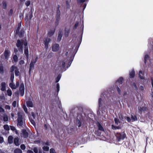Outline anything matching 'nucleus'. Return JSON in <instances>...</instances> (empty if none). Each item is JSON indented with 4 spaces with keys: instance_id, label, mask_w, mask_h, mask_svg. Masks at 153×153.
Instances as JSON below:
<instances>
[{
    "instance_id": "obj_47",
    "label": "nucleus",
    "mask_w": 153,
    "mask_h": 153,
    "mask_svg": "<svg viewBox=\"0 0 153 153\" xmlns=\"http://www.w3.org/2000/svg\"><path fill=\"white\" fill-rule=\"evenodd\" d=\"M5 108L6 109L10 110V106H9L8 105H6L5 106Z\"/></svg>"
},
{
    "instance_id": "obj_63",
    "label": "nucleus",
    "mask_w": 153,
    "mask_h": 153,
    "mask_svg": "<svg viewBox=\"0 0 153 153\" xmlns=\"http://www.w3.org/2000/svg\"><path fill=\"white\" fill-rule=\"evenodd\" d=\"M11 115L12 116V117H13L14 116L13 114V113H12L11 114Z\"/></svg>"
},
{
    "instance_id": "obj_41",
    "label": "nucleus",
    "mask_w": 153,
    "mask_h": 153,
    "mask_svg": "<svg viewBox=\"0 0 153 153\" xmlns=\"http://www.w3.org/2000/svg\"><path fill=\"white\" fill-rule=\"evenodd\" d=\"M50 153H56L55 150L52 149H50Z\"/></svg>"
},
{
    "instance_id": "obj_6",
    "label": "nucleus",
    "mask_w": 153,
    "mask_h": 153,
    "mask_svg": "<svg viewBox=\"0 0 153 153\" xmlns=\"http://www.w3.org/2000/svg\"><path fill=\"white\" fill-rule=\"evenodd\" d=\"M32 13H31V12L29 13L28 14H27L25 18V20L26 22H29L30 19L32 18Z\"/></svg>"
},
{
    "instance_id": "obj_11",
    "label": "nucleus",
    "mask_w": 153,
    "mask_h": 153,
    "mask_svg": "<svg viewBox=\"0 0 153 153\" xmlns=\"http://www.w3.org/2000/svg\"><path fill=\"white\" fill-rule=\"evenodd\" d=\"M18 124L20 126H22L23 124V122L22 121V116L19 115L18 119Z\"/></svg>"
},
{
    "instance_id": "obj_56",
    "label": "nucleus",
    "mask_w": 153,
    "mask_h": 153,
    "mask_svg": "<svg viewBox=\"0 0 153 153\" xmlns=\"http://www.w3.org/2000/svg\"><path fill=\"white\" fill-rule=\"evenodd\" d=\"M140 89L142 91L144 89V88L143 86H140Z\"/></svg>"
},
{
    "instance_id": "obj_8",
    "label": "nucleus",
    "mask_w": 153,
    "mask_h": 153,
    "mask_svg": "<svg viewBox=\"0 0 153 153\" xmlns=\"http://www.w3.org/2000/svg\"><path fill=\"white\" fill-rule=\"evenodd\" d=\"M29 117L30 122L33 125H34L35 124V123L33 120V119H35V116L34 114L33 113H32L31 116L30 117L29 116Z\"/></svg>"
},
{
    "instance_id": "obj_12",
    "label": "nucleus",
    "mask_w": 153,
    "mask_h": 153,
    "mask_svg": "<svg viewBox=\"0 0 153 153\" xmlns=\"http://www.w3.org/2000/svg\"><path fill=\"white\" fill-rule=\"evenodd\" d=\"M6 88V84L4 82H2L1 84V90L2 91L5 90Z\"/></svg>"
},
{
    "instance_id": "obj_46",
    "label": "nucleus",
    "mask_w": 153,
    "mask_h": 153,
    "mask_svg": "<svg viewBox=\"0 0 153 153\" xmlns=\"http://www.w3.org/2000/svg\"><path fill=\"white\" fill-rule=\"evenodd\" d=\"M56 88H57V91L58 92L59 91V84L57 83L56 84Z\"/></svg>"
},
{
    "instance_id": "obj_25",
    "label": "nucleus",
    "mask_w": 153,
    "mask_h": 153,
    "mask_svg": "<svg viewBox=\"0 0 153 153\" xmlns=\"http://www.w3.org/2000/svg\"><path fill=\"white\" fill-rule=\"evenodd\" d=\"M7 93L8 96H11L12 94V92L10 89H8L7 91Z\"/></svg>"
},
{
    "instance_id": "obj_48",
    "label": "nucleus",
    "mask_w": 153,
    "mask_h": 153,
    "mask_svg": "<svg viewBox=\"0 0 153 153\" xmlns=\"http://www.w3.org/2000/svg\"><path fill=\"white\" fill-rule=\"evenodd\" d=\"M0 72L1 73H3V68L2 66L0 67Z\"/></svg>"
},
{
    "instance_id": "obj_60",
    "label": "nucleus",
    "mask_w": 153,
    "mask_h": 153,
    "mask_svg": "<svg viewBox=\"0 0 153 153\" xmlns=\"http://www.w3.org/2000/svg\"><path fill=\"white\" fill-rule=\"evenodd\" d=\"M151 97H153V92H152L151 94Z\"/></svg>"
},
{
    "instance_id": "obj_35",
    "label": "nucleus",
    "mask_w": 153,
    "mask_h": 153,
    "mask_svg": "<svg viewBox=\"0 0 153 153\" xmlns=\"http://www.w3.org/2000/svg\"><path fill=\"white\" fill-rule=\"evenodd\" d=\"M13 59L14 61L17 62L18 61V57L16 55H14L13 56Z\"/></svg>"
},
{
    "instance_id": "obj_29",
    "label": "nucleus",
    "mask_w": 153,
    "mask_h": 153,
    "mask_svg": "<svg viewBox=\"0 0 153 153\" xmlns=\"http://www.w3.org/2000/svg\"><path fill=\"white\" fill-rule=\"evenodd\" d=\"M14 153H22V151L19 149H16L14 151Z\"/></svg>"
},
{
    "instance_id": "obj_31",
    "label": "nucleus",
    "mask_w": 153,
    "mask_h": 153,
    "mask_svg": "<svg viewBox=\"0 0 153 153\" xmlns=\"http://www.w3.org/2000/svg\"><path fill=\"white\" fill-rule=\"evenodd\" d=\"M4 128L6 130H9L10 129L9 126L7 125H5L4 126Z\"/></svg>"
},
{
    "instance_id": "obj_16",
    "label": "nucleus",
    "mask_w": 153,
    "mask_h": 153,
    "mask_svg": "<svg viewBox=\"0 0 153 153\" xmlns=\"http://www.w3.org/2000/svg\"><path fill=\"white\" fill-rule=\"evenodd\" d=\"M123 80V78L122 77H120L117 81L116 82V84L117 85H119V86L120 84L122 83V81Z\"/></svg>"
},
{
    "instance_id": "obj_24",
    "label": "nucleus",
    "mask_w": 153,
    "mask_h": 153,
    "mask_svg": "<svg viewBox=\"0 0 153 153\" xmlns=\"http://www.w3.org/2000/svg\"><path fill=\"white\" fill-rule=\"evenodd\" d=\"M62 33L61 32H60L59 33L58 37V40L59 41H60L62 39Z\"/></svg>"
},
{
    "instance_id": "obj_57",
    "label": "nucleus",
    "mask_w": 153,
    "mask_h": 153,
    "mask_svg": "<svg viewBox=\"0 0 153 153\" xmlns=\"http://www.w3.org/2000/svg\"><path fill=\"white\" fill-rule=\"evenodd\" d=\"M28 153H33V152L31 150H29L27 151Z\"/></svg>"
},
{
    "instance_id": "obj_28",
    "label": "nucleus",
    "mask_w": 153,
    "mask_h": 153,
    "mask_svg": "<svg viewBox=\"0 0 153 153\" xmlns=\"http://www.w3.org/2000/svg\"><path fill=\"white\" fill-rule=\"evenodd\" d=\"M3 120L4 121L6 122L8 120V117L7 115H4V116L3 117Z\"/></svg>"
},
{
    "instance_id": "obj_37",
    "label": "nucleus",
    "mask_w": 153,
    "mask_h": 153,
    "mask_svg": "<svg viewBox=\"0 0 153 153\" xmlns=\"http://www.w3.org/2000/svg\"><path fill=\"white\" fill-rule=\"evenodd\" d=\"M98 128H99V130H101V131L103 130V128L102 127L100 124H98Z\"/></svg>"
},
{
    "instance_id": "obj_44",
    "label": "nucleus",
    "mask_w": 153,
    "mask_h": 153,
    "mask_svg": "<svg viewBox=\"0 0 153 153\" xmlns=\"http://www.w3.org/2000/svg\"><path fill=\"white\" fill-rule=\"evenodd\" d=\"M30 1H27L25 3V4L27 6H28L30 4Z\"/></svg>"
},
{
    "instance_id": "obj_52",
    "label": "nucleus",
    "mask_w": 153,
    "mask_h": 153,
    "mask_svg": "<svg viewBox=\"0 0 153 153\" xmlns=\"http://www.w3.org/2000/svg\"><path fill=\"white\" fill-rule=\"evenodd\" d=\"M4 109L2 108L1 107H0V112H2L4 111Z\"/></svg>"
},
{
    "instance_id": "obj_42",
    "label": "nucleus",
    "mask_w": 153,
    "mask_h": 153,
    "mask_svg": "<svg viewBox=\"0 0 153 153\" xmlns=\"http://www.w3.org/2000/svg\"><path fill=\"white\" fill-rule=\"evenodd\" d=\"M4 141V139L2 137L0 136V143H2Z\"/></svg>"
},
{
    "instance_id": "obj_1",
    "label": "nucleus",
    "mask_w": 153,
    "mask_h": 153,
    "mask_svg": "<svg viewBox=\"0 0 153 153\" xmlns=\"http://www.w3.org/2000/svg\"><path fill=\"white\" fill-rule=\"evenodd\" d=\"M23 43L25 46L24 49V53L26 57L28 58L29 56L28 50V47L27 46L28 44L26 41V37H25V40L23 41H21L20 40H18L16 44V46L18 48L19 51L20 53L22 54L23 52L22 47Z\"/></svg>"
},
{
    "instance_id": "obj_55",
    "label": "nucleus",
    "mask_w": 153,
    "mask_h": 153,
    "mask_svg": "<svg viewBox=\"0 0 153 153\" xmlns=\"http://www.w3.org/2000/svg\"><path fill=\"white\" fill-rule=\"evenodd\" d=\"M80 124H81V123H80V121L79 120H78V123L77 124L78 126L79 127H80L81 126Z\"/></svg>"
},
{
    "instance_id": "obj_26",
    "label": "nucleus",
    "mask_w": 153,
    "mask_h": 153,
    "mask_svg": "<svg viewBox=\"0 0 153 153\" xmlns=\"http://www.w3.org/2000/svg\"><path fill=\"white\" fill-rule=\"evenodd\" d=\"M21 25L20 24H18V27L17 29L16 30V34H18L19 33V29Z\"/></svg>"
},
{
    "instance_id": "obj_34",
    "label": "nucleus",
    "mask_w": 153,
    "mask_h": 153,
    "mask_svg": "<svg viewBox=\"0 0 153 153\" xmlns=\"http://www.w3.org/2000/svg\"><path fill=\"white\" fill-rule=\"evenodd\" d=\"M15 74L16 76H17L19 75V72L17 68L16 70H15Z\"/></svg>"
},
{
    "instance_id": "obj_19",
    "label": "nucleus",
    "mask_w": 153,
    "mask_h": 153,
    "mask_svg": "<svg viewBox=\"0 0 153 153\" xmlns=\"http://www.w3.org/2000/svg\"><path fill=\"white\" fill-rule=\"evenodd\" d=\"M54 29L49 31L48 33V36H52L53 35L54 32Z\"/></svg>"
},
{
    "instance_id": "obj_9",
    "label": "nucleus",
    "mask_w": 153,
    "mask_h": 153,
    "mask_svg": "<svg viewBox=\"0 0 153 153\" xmlns=\"http://www.w3.org/2000/svg\"><path fill=\"white\" fill-rule=\"evenodd\" d=\"M10 55V52L8 50H6L4 52V58L6 59H7Z\"/></svg>"
},
{
    "instance_id": "obj_3",
    "label": "nucleus",
    "mask_w": 153,
    "mask_h": 153,
    "mask_svg": "<svg viewBox=\"0 0 153 153\" xmlns=\"http://www.w3.org/2000/svg\"><path fill=\"white\" fill-rule=\"evenodd\" d=\"M114 121L115 122V123L117 125H118L120 124V125L118 126H115L114 125H112V128L113 129H119L121 127V124H120V122H119L118 120L115 118L114 119Z\"/></svg>"
},
{
    "instance_id": "obj_50",
    "label": "nucleus",
    "mask_w": 153,
    "mask_h": 153,
    "mask_svg": "<svg viewBox=\"0 0 153 153\" xmlns=\"http://www.w3.org/2000/svg\"><path fill=\"white\" fill-rule=\"evenodd\" d=\"M24 63V61L23 60H21L19 62V63L21 65H22Z\"/></svg>"
},
{
    "instance_id": "obj_38",
    "label": "nucleus",
    "mask_w": 153,
    "mask_h": 153,
    "mask_svg": "<svg viewBox=\"0 0 153 153\" xmlns=\"http://www.w3.org/2000/svg\"><path fill=\"white\" fill-rule=\"evenodd\" d=\"M23 108L25 111L26 112H27V109L25 105H24L23 106Z\"/></svg>"
},
{
    "instance_id": "obj_51",
    "label": "nucleus",
    "mask_w": 153,
    "mask_h": 153,
    "mask_svg": "<svg viewBox=\"0 0 153 153\" xmlns=\"http://www.w3.org/2000/svg\"><path fill=\"white\" fill-rule=\"evenodd\" d=\"M65 61H63L62 62V65L63 67H64L65 66Z\"/></svg>"
},
{
    "instance_id": "obj_33",
    "label": "nucleus",
    "mask_w": 153,
    "mask_h": 153,
    "mask_svg": "<svg viewBox=\"0 0 153 153\" xmlns=\"http://www.w3.org/2000/svg\"><path fill=\"white\" fill-rule=\"evenodd\" d=\"M132 87L135 90H137V89H138L137 87V86L135 83H133V85H132Z\"/></svg>"
},
{
    "instance_id": "obj_23",
    "label": "nucleus",
    "mask_w": 153,
    "mask_h": 153,
    "mask_svg": "<svg viewBox=\"0 0 153 153\" xmlns=\"http://www.w3.org/2000/svg\"><path fill=\"white\" fill-rule=\"evenodd\" d=\"M131 120L132 121H136L137 120V118L135 115H131Z\"/></svg>"
},
{
    "instance_id": "obj_49",
    "label": "nucleus",
    "mask_w": 153,
    "mask_h": 153,
    "mask_svg": "<svg viewBox=\"0 0 153 153\" xmlns=\"http://www.w3.org/2000/svg\"><path fill=\"white\" fill-rule=\"evenodd\" d=\"M126 119H127V121L128 122H130L131 120L130 118L128 117H126Z\"/></svg>"
},
{
    "instance_id": "obj_22",
    "label": "nucleus",
    "mask_w": 153,
    "mask_h": 153,
    "mask_svg": "<svg viewBox=\"0 0 153 153\" xmlns=\"http://www.w3.org/2000/svg\"><path fill=\"white\" fill-rule=\"evenodd\" d=\"M143 74L142 72L141 71H140L139 73V77L141 79H143L144 78Z\"/></svg>"
},
{
    "instance_id": "obj_15",
    "label": "nucleus",
    "mask_w": 153,
    "mask_h": 153,
    "mask_svg": "<svg viewBox=\"0 0 153 153\" xmlns=\"http://www.w3.org/2000/svg\"><path fill=\"white\" fill-rule=\"evenodd\" d=\"M36 62V60H35L34 61H32L30 65V71L31 70L33 69V68L34 65V64Z\"/></svg>"
},
{
    "instance_id": "obj_13",
    "label": "nucleus",
    "mask_w": 153,
    "mask_h": 153,
    "mask_svg": "<svg viewBox=\"0 0 153 153\" xmlns=\"http://www.w3.org/2000/svg\"><path fill=\"white\" fill-rule=\"evenodd\" d=\"M50 41V39L49 38H47L45 41V47L46 49L48 48V44Z\"/></svg>"
},
{
    "instance_id": "obj_59",
    "label": "nucleus",
    "mask_w": 153,
    "mask_h": 153,
    "mask_svg": "<svg viewBox=\"0 0 153 153\" xmlns=\"http://www.w3.org/2000/svg\"><path fill=\"white\" fill-rule=\"evenodd\" d=\"M101 99H99V105H100V101H101Z\"/></svg>"
},
{
    "instance_id": "obj_54",
    "label": "nucleus",
    "mask_w": 153,
    "mask_h": 153,
    "mask_svg": "<svg viewBox=\"0 0 153 153\" xmlns=\"http://www.w3.org/2000/svg\"><path fill=\"white\" fill-rule=\"evenodd\" d=\"M86 1V0H78V1L80 2H83Z\"/></svg>"
},
{
    "instance_id": "obj_61",
    "label": "nucleus",
    "mask_w": 153,
    "mask_h": 153,
    "mask_svg": "<svg viewBox=\"0 0 153 153\" xmlns=\"http://www.w3.org/2000/svg\"><path fill=\"white\" fill-rule=\"evenodd\" d=\"M152 88H153V81H152Z\"/></svg>"
},
{
    "instance_id": "obj_64",
    "label": "nucleus",
    "mask_w": 153,
    "mask_h": 153,
    "mask_svg": "<svg viewBox=\"0 0 153 153\" xmlns=\"http://www.w3.org/2000/svg\"><path fill=\"white\" fill-rule=\"evenodd\" d=\"M121 123H124V121H123V122H122V121H121Z\"/></svg>"
},
{
    "instance_id": "obj_17",
    "label": "nucleus",
    "mask_w": 153,
    "mask_h": 153,
    "mask_svg": "<svg viewBox=\"0 0 153 153\" xmlns=\"http://www.w3.org/2000/svg\"><path fill=\"white\" fill-rule=\"evenodd\" d=\"M27 105L28 107H32L33 106V105L32 102L31 101H29L27 102Z\"/></svg>"
},
{
    "instance_id": "obj_10",
    "label": "nucleus",
    "mask_w": 153,
    "mask_h": 153,
    "mask_svg": "<svg viewBox=\"0 0 153 153\" xmlns=\"http://www.w3.org/2000/svg\"><path fill=\"white\" fill-rule=\"evenodd\" d=\"M125 136H126L123 133L117 134V137L120 140L124 139Z\"/></svg>"
},
{
    "instance_id": "obj_2",
    "label": "nucleus",
    "mask_w": 153,
    "mask_h": 153,
    "mask_svg": "<svg viewBox=\"0 0 153 153\" xmlns=\"http://www.w3.org/2000/svg\"><path fill=\"white\" fill-rule=\"evenodd\" d=\"M17 68L14 66H12L10 69V72H11V77L10 79L13 82V81L14 78V75L13 71H15L17 69Z\"/></svg>"
},
{
    "instance_id": "obj_7",
    "label": "nucleus",
    "mask_w": 153,
    "mask_h": 153,
    "mask_svg": "<svg viewBox=\"0 0 153 153\" xmlns=\"http://www.w3.org/2000/svg\"><path fill=\"white\" fill-rule=\"evenodd\" d=\"M59 45L58 44H54L52 47V51L53 52H56L59 49Z\"/></svg>"
},
{
    "instance_id": "obj_32",
    "label": "nucleus",
    "mask_w": 153,
    "mask_h": 153,
    "mask_svg": "<svg viewBox=\"0 0 153 153\" xmlns=\"http://www.w3.org/2000/svg\"><path fill=\"white\" fill-rule=\"evenodd\" d=\"M61 77V75H59L56 78V82H58L59 80L60 79Z\"/></svg>"
},
{
    "instance_id": "obj_43",
    "label": "nucleus",
    "mask_w": 153,
    "mask_h": 153,
    "mask_svg": "<svg viewBox=\"0 0 153 153\" xmlns=\"http://www.w3.org/2000/svg\"><path fill=\"white\" fill-rule=\"evenodd\" d=\"M16 101H15L12 103V105L14 107H15L16 106Z\"/></svg>"
},
{
    "instance_id": "obj_30",
    "label": "nucleus",
    "mask_w": 153,
    "mask_h": 153,
    "mask_svg": "<svg viewBox=\"0 0 153 153\" xmlns=\"http://www.w3.org/2000/svg\"><path fill=\"white\" fill-rule=\"evenodd\" d=\"M45 151H48L49 149V148L47 146H44L42 148Z\"/></svg>"
},
{
    "instance_id": "obj_21",
    "label": "nucleus",
    "mask_w": 153,
    "mask_h": 153,
    "mask_svg": "<svg viewBox=\"0 0 153 153\" xmlns=\"http://www.w3.org/2000/svg\"><path fill=\"white\" fill-rule=\"evenodd\" d=\"M130 76L131 78L133 77L134 76V70H132L130 73Z\"/></svg>"
},
{
    "instance_id": "obj_53",
    "label": "nucleus",
    "mask_w": 153,
    "mask_h": 153,
    "mask_svg": "<svg viewBox=\"0 0 153 153\" xmlns=\"http://www.w3.org/2000/svg\"><path fill=\"white\" fill-rule=\"evenodd\" d=\"M78 25H79V23L78 22H76V23L75 25V27L76 28L78 26Z\"/></svg>"
},
{
    "instance_id": "obj_14",
    "label": "nucleus",
    "mask_w": 153,
    "mask_h": 153,
    "mask_svg": "<svg viewBox=\"0 0 153 153\" xmlns=\"http://www.w3.org/2000/svg\"><path fill=\"white\" fill-rule=\"evenodd\" d=\"M22 136L25 138H26L28 136V133L25 130H22Z\"/></svg>"
},
{
    "instance_id": "obj_4",
    "label": "nucleus",
    "mask_w": 153,
    "mask_h": 153,
    "mask_svg": "<svg viewBox=\"0 0 153 153\" xmlns=\"http://www.w3.org/2000/svg\"><path fill=\"white\" fill-rule=\"evenodd\" d=\"M19 91L20 92V95L22 96L24 94L25 87L23 83L22 82L20 84L19 87Z\"/></svg>"
},
{
    "instance_id": "obj_20",
    "label": "nucleus",
    "mask_w": 153,
    "mask_h": 153,
    "mask_svg": "<svg viewBox=\"0 0 153 153\" xmlns=\"http://www.w3.org/2000/svg\"><path fill=\"white\" fill-rule=\"evenodd\" d=\"M8 141L9 143H12L13 142V137L11 136H9L8 139Z\"/></svg>"
},
{
    "instance_id": "obj_45",
    "label": "nucleus",
    "mask_w": 153,
    "mask_h": 153,
    "mask_svg": "<svg viewBox=\"0 0 153 153\" xmlns=\"http://www.w3.org/2000/svg\"><path fill=\"white\" fill-rule=\"evenodd\" d=\"M149 56L148 55H146L145 56V57H144L145 62L147 59L148 58H149Z\"/></svg>"
},
{
    "instance_id": "obj_62",
    "label": "nucleus",
    "mask_w": 153,
    "mask_h": 153,
    "mask_svg": "<svg viewBox=\"0 0 153 153\" xmlns=\"http://www.w3.org/2000/svg\"><path fill=\"white\" fill-rule=\"evenodd\" d=\"M140 110H142V111H144V110H145V109H143V108L141 109Z\"/></svg>"
},
{
    "instance_id": "obj_27",
    "label": "nucleus",
    "mask_w": 153,
    "mask_h": 153,
    "mask_svg": "<svg viewBox=\"0 0 153 153\" xmlns=\"http://www.w3.org/2000/svg\"><path fill=\"white\" fill-rule=\"evenodd\" d=\"M10 129L11 130H12V131H15V132H16V134H18V131H17V130L16 129V128L15 127H14V126H10Z\"/></svg>"
},
{
    "instance_id": "obj_40",
    "label": "nucleus",
    "mask_w": 153,
    "mask_h": 153,
    "mask_svg": "<svg viewBox=\"0 0 153 153\" xmlns=\"http://www.w3.org/2000/svg\"><path fill=\"white\" fill-rule=\"evenodd\" d=\"M21 148L22 150H24L25 149V146L24 144H22L21 145Z\"/></svg>"
},
{
    "instance_id": "obj_36",
    "label": "nucleus",
    "mask_w": 153,
    "mask_h": 153,
    "mask_svg": "<svg viewBox=\"0 0 153 153\" xmlns=\"http://www.w3.org/2000/svg\"><path fill=\"white\" fill-rule=\"evenodd\" d=\"M33 151L35 153H38V149L36 147H35L33 149Z\"/></svg>"
},
{
    "instance_id": "obj_58",
    "label": "nucleus",
    "mask_w": 153,
    "mask_h": 153,
    "mask_svg": "<svg viewBox=\"0 0 153 153\" xmlns=\"http://www.w3.org/2000/svg\"><path fill=\"white\" fill-rule=\"evenodd\" d=\"M117 90L118 93H120V88L118 87H117Z\"/></svg>"
},
{
    "instance_id": "obj_18",
    "label": "nucleus",
    "mask_w": 153,
    "mask_h": 153,
    "mask_svg": "<svg viewBox=\"0 0 153 153\" xmlns=\"http://www.w3.org/2000/svg\"><path fill=\"white\" fill-rule=\"evenodd\" d=\"M19 139L18 138H15L14 139V143L16 146H18L19 145Z\"/></svg>"
},
{
    "instance_id": "obj_39",
    "label": "nucleus",
    "mask_w": 153,
    "mask_h": 153,
    "mask_svg": "<svg viewBox=\"0 0 153 153\" xmlns=\"http://www.w3.org/2000/svg\"><path fill=\"white\" fill-rule=\"evenodd\" d=\"M7 7V4L5 2H3V7L4 9L6 8Z\"/></svg>"
},
{
    "instance_id": "obj_5",
    "label": "nucleus",
    "mask_w": 153,
    "mask_h": 153,
    "mask_svg": "<svg viewBox=\"0 0 153 153\" xmlns=\"http://www.w3.org/2000/svg\"><path fill=\"white\" fill-rule=\"evenodd\" d=\"M11 82L9 86L12 89H16L19 86V82H16V85H15V84L13 83V81L12 82L11 80Z\"/></svg>"
}]
</instances>
